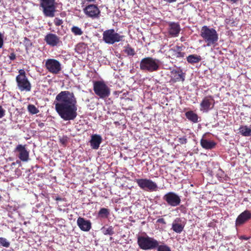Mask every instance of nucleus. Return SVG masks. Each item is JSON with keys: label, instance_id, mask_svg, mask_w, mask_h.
Wrapping results in <instances>:
<instances>
[{"label": "nucleus", "instance_id": "obj_1", "mask_svg": "<svg viewBox=\"0 0 251 251\" xmlns=\"http://www.w3.org/2000/svg\"><path fill=\"white\" fill-rule=\"evenodd\" d=\"M55 109L64 121L75 120L77 115V102L74 94L69 91H61L54 101Z\"/></svg>", "mask_w": 251, "mask_h": 251}, {"label": "nucleus", "instance_id": "obj_2", "mask_svg": "<svg viewBox=\"0 0 251 251\" xmlns=\"http://www.w3.org/2000/svg\"><path fill=\"white\" fill-rule=\"evenodd\" d=\"M93 90L97 96L103 100L109 97L111 93L110 88L103 80L94 81Z\"/></svg>", "mask_w": 251, "mask_h": 251}, {"label": "nucleus", "instance_id": "obj_3", "mask_svg": "<svg viewBox=\"0 0 251 251\" xmlns=\"http://www.w3.org/2000/svg\"><path fill=\"white\" fill-rule=\"evenodd\" d=\"M159 61L152 57H147L143 58L140 63V68L142 71L149 72L157 71L159 68Z\"/></svg>", "mask_w": 251, "mask_h": 251}, {"label": "nucleus", "instance_id": "obj_4", "mask_svg": "<svg viewBox=\"0 0 251 251\" xmlns=\"http://www.w3.org/2000/svg\"><path fill=\"white\" fill-rule=\"evenodd\" d=\"M16 81L18 88L21 91L29 92L31 91V85L26 76L23 69L19 71V75L16 77Z\"/></svg>", "mask_w": 251, "mask_h": 251}, {"label": "nucleus", "instance_id": "obj_5", "mask_svg": "<svg viewBox=\"0 0 251 251\" xmlns=\"http://www.w3.org/2000/svg\"><path fill=\"white\" fill-rule=\"evenodd\" d=\"M137 243L139 248L144 250L155 249L158 246V241L148 236H138Z\"/></svg>", "mask_w": 251, "mask_h": 251}, {"label": "nucleus", "instance_id": "obj_6", "mask_svg": "<svg viewBox=\"0 0 251 251\" xmlns=\"http://www.w3.org/2000/svg\"><path fill=\"white\" fill-rule=\"evenodd\" d=\"M40 7L42 8L45 16L53 17L55 16V0H39Z\"/></svg>", "mask_w": 251, "mask_h": 251}, {"label": "nucleus", "instance_id": "obj_7", "mask_svg": "<svg viewBox=\"0 0 251 251\" xmlns=\"http://www.w3.org/2000/svg\"><path fill=\"white\" fill-rule=\"evenodd\" d=\"M134 181L142 190L148 192H154L158 190L156 182L148 178H136Z\"/></svg>", "mask_w": 251, "mask_h": 251}, {"label": "nucleus", "instance_id": "obj_8", "mask_svg": "<svg viewBox=\"0 0 251 251\" xmlns=\"http://www.w3.org/2000/svg\"><path fill=\"white\" fill-rule=\"evenodd\" d=\"M102 39L105 43L108 44H113L116 42H119L125 37L124 35H121L116 32L114 29H108L104 31L102 34Z\"/></svg>", "mask_w": 251, "mask_h": 251}, {"label": "nucleus", "instance_id": "obj_9", "mask_svg": "<svg viewBox=\"0 0 251 251\" xmlns=\"http://www.w3.org/2000/svg\"><path fill=\"white\" fill-rule=\"evenodd\" d=\"M218 40V35L216 31L212 28H209L205 26V43H206V46H214Z\"/></svg>", "mask_w": 251, "mask_h": 251}, {"label": "nucleus", "instance_id": "obj_10", "mask_svg": "<svg viewBox=\"0 0 251 251\" xmlns=\"http://www.w3.org/2000/svg\"><path fill=\"white\" fill-rule=\"evenodd\" d=\"M45 67L49 72L57 75L61 71V64L55 59H48L45 62Z\"/></svg>", "mask_w": 251, "mask_h": 251}, {"label": "nucleus", "instance_id": "obj_11", "mask_svg": "<svg viewBox=\"0 0 251 251\" xmlns=\"http://www.w3.org/2000/svg\"><path fill=\"white\" fill-rule=\"evenodd\" d=\"M84 13L89 18L93 19L100 17V11L96 4H91L86 6L83 9Z\"/></svg>", "mask_w": 251, "mask_h": 251}, {"label": "nucleus", "instance_id": "obj_12", "mask_svg": "<svg viewBox=\"0 0 251 251\" xmlns=\"http://www.w3.org/2000/svg\"><path fill=\"white\" fill-rule=\"evenodd\" d=\"M169 205L173 207L176 206L180 203L181 199L178 195L174 192H169L163 198Z\"/></svg>", "mask_w": 251, "mask_h": 251}, {"label": "nucleus", "instance_id": "obj_13", "mask_svg": "<svg viewBox=\"0 0 251 251\" xmlns=\"http://www.w3.org/2000/svg\"><path fill=\"white\" fill-rule=\"evenodd\" d=\"M17 152L18 158L23 162H26L29 158V153L26 148V145L19 144L14 150Z\"/></svg>", "mask_w": 251, "mask_h": 251}, {"label": "nucleus", "instance_id": "obj_14", "mask_svg": "<svg viewBox=\"0 0 251 251\" xmlns=\"http://www.w3.org/2000/svg\"><path fill=\"white\" fill-rule=\"evenodd\" d=\"M44 40L47 44L50 47L57 46L62 44L60 37L55 34L51 33H48L45 36Z\"/></svg>", "mask_w": 251, "mask_h": 251}, {"label": "nucleus", "instance_id": "obj_15", "mask_svg": "<svg viewBox=\"0 0 251 251\" xmlns=\"http://www.w3.org/2000/svg\"><path fill=\"white\" fill-rule=\"evenodd\" d=\"M168 25L167 29L169 35L174 37L178 36L181 30L179 24L174 22H168Z\"/></svg>", "mask_w": 251, "mask_h": 251}, {"label": "nucleus", "instance_id": "obj_16", "mask_svg": "<svg viewBox=\"0 0 251 251\" xmlns=\"http://www.w3.org/2000/svg\"><path fill=\"white\" fill-rule=\"evenodd\" d=\"M250 219H251V211L248 210H245L239 214L236 218L235 221L236 226H239L243 225Z\"/></svg>", "mask_w": 251, "mask_h": 251}, {"label": "nucleus", "instance_id": "obj_17", "mask_svg": "<svg viewBox=\"0 0 251 251\" xmlns=\"http://www.w3.org/2000/svg\"><path fill=\"white\" fill-rule=\"evenodd\" d=\"M171 80L172 82L177 81H184L185 80V74L181 70H173L170 74Z\"/></svg>", "mask_w": 251, "mask_h": 251}, {"label": "nucleus", "instance_id": "obj_18", "mask_svg": "<svg viewBox=\"0 0 251 251\" xmlns=\"http://www.w3.org/2000/svg\"><path fill=\"white\" fill-rule=\"evenodd\" d=\"M76 223L79 228L83 231H89L92 227L90 221L81 217L78 218Z\"/></svg>", "mask_w": 251, "mask_h": 251}, {"label": "nucleus", "instance_id": "obj_19", "mask_svg": "<svg viewBox=\"0 0 251 251\" xmlns=\"http://www.w3.org/2000/svg\"><path fill=\"white\" fill-rule=\"evenodd\" d=\"M183 47L176 46L173 49L170 50V51L173 59H181L185 56V53L183 51Z\"/></svg>", "mask_w": 251, "mask_h": 251}, {"label": "nucleus", "instance_id": "obj_20", "mask_svg": "<svg viewBox=\"0 0 251 251\" xmlns=\"http://www.w3.org/2000/svg\"><path fill=\"white\" fill-rule=\"evenodd\" d=\"M185 223L180 218H176L172 223V229L177 233H181L184 229Z\"/></svg>", "mask_w": 251, "mask_h": 251}, {"label": "nucleus", "instance_id": "obj_21", "mask_svg": "<svg viewBox=\"0 0 251 251\" xmlns=\"http://www.w3.org/2000/svg\"><path fill=\"white\" fill-rule=\"evenodd\" d=\"M102 140V139L100 135L96 134L92 135L90 141V144L92 149L94 150L98 149Z\"/></svg>", "mask_w": 251, "mask_h": 251}, {"label": "nucleus", "instance_id": "obj_22", "mask_svg": "<svg viewBox=\"0 0 251 251\" xmlns=\"http://www.w3.org/2000/svg\"><path fill=\"white\" fill-rule=\"evenodd\" d=\"M206 166L207 167L206 173L210 176H212L214 175L215 170L218 168V167L216 166V165L215 164L214 162L208 161L206 163Z\"/></svg>", "mask_w": 251, "mask_h": 251}, {"label": "nucleus", "instance_id": "obj_23", "mask_svg": "<svg viewBox=\"0 0 251 251\" xmlns=\"http://www.w3.org/2000/svg\"><path fill=\"white\" fill-rule=\"evenodd\" d=\"M239 130L240 133L244 136L251 135V126L250 127H248L247 126H241Z\"/></svg>", "mask_w": 251, "mask_h": 251}, {"label": "nucleus", "instance_id": "obj_24", "mask_svg": "<svg viewBox=\"0 0 251 251\" xmlns=\"http://www.w3.org/2000/svg\"><path fill=\"white\" fill-rule=\"evenodd\" d=\"M186 118L193 123L198 122V117L193 111H189L185 113Z\"/></svg>", "mask_w": 251, "mask_h": 251}, {"label": "nucleus", "instance_id": "obj_25", "mask_svg": "<svg viewBox=\"0 0 251 251\" xmlns=\"http://www.w3.org/2000/svg\"><path fill=\"white\" fill-rule=\"evenodd\" d=\"M201 60L200 56L192 54L187 57V61L191 64L196 63L199 62Z\"/></svg>", "mask_w": 251, "mask_h": 251}, {"label": "nucleus", "instance_id": "obj_26", "mask_svg": "<svg viewBox=\"0 0 251 251\" xmlns=\"http://www.w3.org/2000/svg\"><path fill=\"white\" fill-rule=\"evenodd\" d=\"M124 51L127 55L131 56H133L136 53L134 49L128 44L124 47Z\"/></svg>", "mask_w": 251, "mask_h": 251}, {"label": "nucleus", "instance_id": "obj_27", "mask_svg": "<svg viewBox=\"0 0 251 251\" xmlns=\"http://www.w3.org/2000/svg\"><path fill=\"white\" fill-rule=\"evenodd\" d=\"M99 216L103 218H107L110 214L109 210L106 208H101L99 211Z\"/></svg>", "mask_w": 251, "mask_h": 251}, {"label": "nucleus", "instance_id": "obj_28", "mask_svg": "<svg viewBox=\"0 0 251 251\" xmlns=\"http://www.w3.org/2000/svg\"><path fill=\"white\" fill-rule=\"evenodd\" d=\"M101 230L104 235H112L114 233V228L112 226L108 227H103Z\"/></svg>", "mask_w": 251, "mask_h": 251}, {"label": "nucleus", "instance_id": "obj_29", "mask_svg": "<svg viewBox=\"0 0 251 251\" xmlns=\"http://www.w3.org/2000/svg\"><path fill=\"white\" fill-rule=\"evenodd\" d=\"M71 32L75 36H80L83 34V31L76 26H73L71 29Z\"/></svg>", "mask_w": 251, "mask_h": 251}, {"label": "nucleus", "instance_id": "obj_30", "mask_svg": "<svg viewBox=\"0 0 251 251\" xmlns=\"http://www.w3.org/2000/svg\"><path fill=\"white\" fill-rule=\"evenodd\" d=\"M213 100L205 98V110L211 109L213 107Z\"/></svg>", "mask_w": 251, "mask_h": 251}, {"label": "nucleus", "instance_id": "obj_31", "mask_svg": "<svg viewBox=\"0 0 251 251\" xmlns=\"http://www.w3.org/2000/svg\"><path fill=\"white\" fill-rule=\"evenodd\" d=\"M216 145V143L213 141L205 140V149H212L215 148Z\"/></svg>", "mask_w": 251, "mask_h": 251}, {"label": "nucleus", "instance_id": "obj_32", "mask_svg": "<svg viewBox=\"0 0 251 251\" xmlns=\"http://www.w3.org/2000/svg\"><path fill=\"white\" fill-rule=\"evenodd\" d=\"M157 251H171V248L165 244L159 245L158 242V246L156 247Z\"/></svg>", "mask_w": 251, "mask_h": 251}, {"label": "nucleus", "instance_id": "obj_33", "mask_svg": "<svg viewBox=\"0 0 251 251\" xmlns=\"http://www.w3.org/2000/svg\"><path fill=\"white\" fill-rule=\"evenodd\" d=\"M28 111L32 114H37L39 111L33 104H29L27 106Z\"/></svg>", "mask_w": 251, "mask_h": 251}, {"label": "nucleus", "instance_id": "obj_34", "mask_svg": "<svg viewBox=\"0 0 251 251\" xmlns=\"http://www.w3.org/2000/svg\"><path fill=\"white\" fill-rule=\"evenodd\" d=\"M0 245L4 247L8 248L10 246V243L7 241L6 239L0 237Z\"/></svg>", "mask_w": 251, "mask_h": 251}, {"label": "nucleus", "instance_id": "obj_35", "mask_svg": "<svg viewBox=\"0 0 251 251\" xmlns=\"http://www.w3.org/2000/svg\"><path fill=\"white\" fill-rule=\"evenodd\" d=\"M76 50L79 53L82 52L85 50L84 44H78L76 47Z\"/></svg>", "mask_w": 251, "mask_h": 251}, {"label": "nucleus", "instance_id": "obj_36", "mask_svg": "<svg viewBox=\"0 0 251 251\" xmlns=\"http://www.w3.org/2000/svg\"><path fill=\"white\" fill-rule=\"evenodd\" d=\"M54 23L56 26H60L63 23V21L62 19L58 18H55L54 19Z\"/></svg>", "mask_w": 251, "mask_h": 251}, {"label": "nucleus", "instance_id": "obj_37", "mask_svg": "<svg viewBox=\"0 0 251 251\" xmlns=\"http://www.w3.org/2000/svg\"><path fill=\"white\" fill-rule=\"evenodd\" d=\"M68 138L66 136H63L59 139L60 142L63 145L66 144L68 142Z\"/></svg>", "mask_w": 251, "mask_h": 251}, {"label": "nucleus", "instance_id": "obj_38", "mask_svg": "<svg viewBox=\"0 0 251 251\" xmlns=\"http://www.w3.org/2000/svg\"><path fill=\"white\" fill-rule=\"evenodd\" d=\"M178 142L181 144H185L187 142V139L186 137H180L178 138Z\"/></svg>", "mask_w": 251, "mask_h": 251}, {"label": "nucleus", "instance_id": "obj_39", "mask_svg": "<svg viewBox=\"0 0 251 251\" xmlns=\"http://www.w3.org/2000/svg\"><path fill=\"white\" fill-rule=\"evenodd\" d=\"M4 45L3 36L0 32V49L2 48Z\"/></svg>", "mask_w": 251, "mask_h": 251}, {"label": "nucleus", "instance_id": "obj_40", "mask_svg": "<svg viewBox=\"0 0 251 251\" xmlns=\"http://www.w3.org/2000/svg\"><path fill=\"white\" fill-rule=\"evenodd\" d=\"M4 110H3L2 106H0V118H1L4 116Z\"/></svg>", "mask_w": 251, "mask_h": 251}, {"label": "nucleus", "instance_id": "obj_41", "mask_svg": "<svg viewBox=\"0 0 251 251\" xmlns=\"http://www.w3.org/2000/svg\"><path fill=\"white\" fill-rule=\"evenodd\" d=\"M9 57L11 60H14L16 59V54L14 52H12L10 54Z\"/></svg>", "mask_w": 251, "mask_h": 251}, {"label": "nucleus", "instance_id": "obj_42", "mask_svg": "<svg viewBox=\"0 0 251 251\" xmlns=\"http://www.w3.org/2000/svg\"><path fill=\"white\" fill-rule=\"evenodd\" d=\"M156 222L157 223H161V224H162L163 225H165L166 224L165 220L163 218H159V219H158L157 220Z\"/></svg>", "mask_w": 251, "mask_h": 251}, {"label": "nucleus", "instance_id": "obj_43", "mask_svg": "<svg viewBox=\"0 0 251 251\" xmlns=\"http://www.w3.org/2000/svg\"><path fill=\"white\" fill-rule=\"evenodd\" d=\"M201 145L204 148V135L202 136L201 140Z\"/></svg>", "mask_w": 251, "mask_h": 251}, {"label": "nucleus", "instance_id": "obj_44", "mask_svg": "<svg viewBox=\"0 0 251 251\" xmlns=\"http://www.w3.org/2000/svg\"><path fill=\"white\" fill-rule=\"evenodd\" d=\"M55 200L56 201H62L64 200L63 199L61 198V197H56L55 198Z\"/></svg>", "mask_w": 251, "mask_h": 251}, {"label": "nucleus", "instance_id": "obj_45", "mask_svg": "<svg viewBox=\"0 0 251 251\" xmlns=\"http://www.w3.org/2000/svg\"><path fill=\"white\" fill-rule=\"evenodd\" d=\"M201 35L203 38H204V26L202 27L201 28Z\"/></svg>", "mask_w": 251, "mask_h": 251}, {"label": "nucleus", "instance_id": "obj_46", "mask_svg": "<svg viewBox=\"0 0 251 251\" xmlns=\"http://www.w3.org/2000/svg\"><path fill=\"white\" fill-rule=\"evenodd\" d=\"M16 163H20V161H19V160H17V161L16 162H13L11 164V166H15L16 165Z\"/></svg>", "mask_w": 251, "mask_h": 251}, {"label": "nucleus", "instance_id": "obj_47", "mask_svg": "<svg viewBox=\"0 0 251 251\" xmlns=\"http://www.w3.org/2000/svg\"><path fill=\"white\" fill-rule=\"evenodd\" d=\"M165 0L169 3H171V2L176 1V0Z\"/></svg>", "mask_w": 251, "mask_h": 251}, {"label": "nucleus", "instance_id": "obj_48", "mask_svg": "<svg viewBox=\"0 0 251 251\" xmlns=\"http://www.w3.org/2000/svg\"><path fill=\"white\" fill-rule=\"evenodd\" d=\"M201 105L202 107H204V99H203L201 103Z\"/></svg>", "mask_w": 251, "mask_h": 251}, {"label": "nucleus", "instance_id": "obj_49", "mask_svg": "<svg viewBox=\"0 0 251 251\" xmlns=\"http://www.w3.org/2000/svg\"><path fill=\"white\" fill-rule=\"evenodd\" d=\"M86 0L87 1H88V2H94V1H95L96 0Z\"/></svg>", "mask_w": 251, "mask_h": 251}, {"label": "nucleus", "instance_id": "obj_50", "mask_svg": "<svg viewBox=\"0 0 251 251\" xmlns=\"http://www.w3.org/2000/svg\"><path fill=\"white\" fill-rule=\"evenodd\" d=\"M232 2H236L238 0H230Z\"/></svg>", "mask_w": 251, "mask_h": 251}, {"label": "nucleus", "instance_id": "obj_51", "mask_svg": "<svg viewBox=\"0 0 251 251\" xmlns=\"http://www.w3.org/2000/svg\"><path fill=\"white\" fill-rule=\"evenodd\" d=\"M39 126H44V124L43 123H41L40 124H39Z\"/></svg>", "mask_w": 251, "mask_h": 251}, {"label": "nucleus", "instance_id": "obj_52", "mask_svg": "<svg viewBox=\"0 0 251 251\" xmlns=\"http://www.w3.org/2000/svg\"><path fill=\"white\" fill-rule=\"evenodd\" d=\"M114 94H117V91H115L114 92Z\"/></svg>", "mask_w": 251, "mask_h": 251}, {"label": "nucleus", "instance_id": "obj_53", "mask_svg": "<svg viewBox=\"0 0 251 251\" xmlns=\"http://www.w3.org/2000/svg\"><path fill=\"white\" fill-rule=\"evenodd\" d=\"M112 239H113V238L111 237L110 238V240H112Z\"/></svg>", "mask_w": 251, "mask_h": 251}, {"label": "nucleus", "instance_id": "obj_54", "mask_svg": "<svg viewBox=\"0 0 251 251\" xmlns=\"http://www.w3.org/2000/svg\"><path fill=\"white\" fill-rule=\"evenodd\" d=\"M183 39H182V38H181V41H183Z\"/></svg>", "mask_w": 251, "mask_h": 251}, {"label": "nucleus", "instance_id": "obj_55", "mask_svg": "<svg viewBox=\"0 0 251 251\" xmlns=\"http://www.w3.org/2000/svg\"><path fill=\"white\" fill-rule=\"evenodd\" d=\"M183 39H182V38H181V41H183Z\"/></svg>", "mask_w": 251, "mask_h": 251}, {"label": "nucleus", "instance_id": "obj_56", "mask_svg": "<svg viewBox=\"0 0 251 251\" xmlns=\"http://www.w3.org/2000/svg\"><path fill=\"white\" fill-rule=\"evenodd\" d=\"M207 0H205V1H206Z\"/></svg>", "mask_w": 251, "mask_h": 251}]
</instances>
